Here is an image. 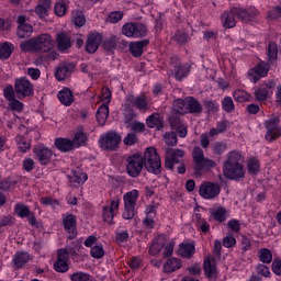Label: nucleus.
<instances>
[{
  "label": "nucleus",
  "instance_id": "f257e3e1",
  "mask_svg": "<svg viewBox=\"0 0 281 281\" xmlns=\"http://www.w3.org/2000/svg\"><path fill=\"white\" fill-rule=\"evenodd\" d=\"M143 166L151 175H161V158L155 147L146 148L143 156Z\"/></svg>",
  "mask_w": 281,
  "mask_h": 281
},
{
  "label": "nucleus",
  "instance_id": "f03ea898",
  "mask_svg": "<svg viewBox=\"0 0 281 281\" xmlns=\"http://www.w3.org/2000/svg\"><path fill=\"white\" fill-rule=\"evenodd\" d=\"M125 164V170L128 177L137 179L142 175V170H144V156L138 153L132 154L126 158Z\"/></svg>",
  "mask_w": 281,
  "mask_h": 281
},
{
  "label": "nucleus",
  "instance_id": "7ed1b4c3",
  "mask_svg": "<svg viewBox=\"0 0 281 281\" xmlns=\"http://www.w3.org/2000/svg\"><path fill=\"white\" fill-rule=\"evenodd\" d=\"M124 212L123 218L125 221H132L135 218V206L137 205V199H139V191L132 190L124 195Z\"/></svg>",
  "mask_w": 281,
  "mask_h": 281
},
{
  "label": "nucleus",
  "instance_id": "20e7f679",
  "mask_svg": "<svg viewBox=\"0 0 281 281\" xmlns=\"http://www.w3.org/2000/svg\"><path fill=\"white\" fill-rule=\"evenodd\" d=\"M183 157H186V150L179 148H165V168L167 170H175L177 164L183 162Z\"/></svg>",
  "mask_w": 281,
  "mask_h": 281
},
{
  "label": "nucleus",
  "instance_id": "39448f33",
  "mask_svg": "<svg viewBox=\"0 0 281 281\" xmlns=\"http://www.w3.org/2000/svg\"><path fill=\"white\" fill-rule=\"evenodd\" d=\"M122 34H124V36H127V38H142L146 36V34H148V29H146V25L142 23L128 22L123 25Z\"/></svg>",
  "mask_w": 281,
  "mask_h": 281
},
{
  "label": "nucleus",
  "instance_id": "423d86ee",
  "mask_svg": "<svg viewBox=\"0 0 281 281\" xmlns=\"http://www.w3.org/2000/svg\"><path fill=\"white\" fill-rule=\"evenodd\" d=\"M120 142H122V136L116 131H110L101 136L99 144L103 150H115Z\"/></svg>",
  "mask_w": 281,
  "mask_h": 281
},
{
  "label": "nucleus",
  "instance_id": "0eeeda50",
  "mask_svg": "<svg viewBox=\"0 0 281 281\" xmlns=\"http://www.w3.org/2000/svg\"><path fill=\"white\" fill-rule=\"evenodd\" d=\"M280 117H271L265 122L267 128L266 139L267 142H276L278 137H281Z\"/></svg>",
  "mask_w": 281,
  "mask_h": 281
},
{
  "label": "nucleus",
  "instance_id": "6e6552de",
  "mask_svg": "<svg viewBox=\"0 0 281 281\" xmlns=\"http://www.w3.org/2000/svg\"><path fill=\"white\" fill-rule=\"evenodd\" d=\"M233 12L236 13V18L239 19L243 23H251L258 19L260 11L254 7L248 9L243 8H233Z\"/></svg>",
  "mask_w": 281,
  "mask_h": 281
},
{
  "label": "nucleus",
  "instance_id": "1a4fd4ad",
  "mask_svg": "<svg viewBox=\"0 0 281 281\" xmlns=\"http://www.w3.org/2000/svg\"><path fill=\"white\" fill-rule=\"evenodd\" d=\"M14 91L18 94V98H27L34 93V87L30 80L22 77L15 80Z\"/></svg>",
  "mask_w": 281,
  "mask_h": 281
},
{
  "label": "nucleus",
  "instance_id": "9d476101",
  "mask_svg": "<svg viewBox=\"0 0 281 281\" xmlns=\"http://www.w3.org/2000/svg\"><path fill=\"white\" fill-rule=\"evenodd\" d=\"M35 44V52H52L54 49V40L49 34H41L33 37Z\"/></svg>",
  "mask_w": 281,
  "mask_h": 281
},
{
  "label": "nucleus",
  "instance_id": "9b49d317",
  "mask_svg": "<svg viewBox=\"0 0 281 281\" xmlns=\"http://www.w3.org/2000/svg\"><path fill=\"white\" fill-rule=\"evenodd\" d=\"M200 196L202 199L212 200L216 199L221 194V187L216 183L204 182L201 184L199 190Z\"/></svg>",
  "mask_w": 281,
  "mask_h": 281
},
{
  "label": "nucleus",
  "instance_id": "f8f14e48",
  "mask_svg": "<svg viewBox=\"0 0 281 281\" xmlns=\"http://www.w3.org/2000/svg\"><path fill=\"white\" fill-rule=\"evenodd\" d=\"M33 153L35 155V159L41 164V166H48L52 161V157H54V153L52 149L45 147V145H37L33 148Z\"/></svg>",
  "mask_w": 281,
  "mask_h": 281
},
{
  "label": "nucleus",
  "instance_id": "ddd939ff",
  "mask_svg": "<svg viewBox=\"0 0 281 281\" xmlns=\"http://www.w3.org/2000/svg\"><path fill=\"white\" fill-rule=\"evenodd\" d=\"M68 259L69 250L67 248H61L57 251V261L54 263V269L57 273H67L69 271Z\"/></svg>",
  "mask_w": 281,
  "mask_h": 281
},
{
  "label": "nucleus",
  "instance_id": "4468645a",
  "mask_svg": "<svg viewBox=\"0 0 281 281\" xmlns=\"http://www.w3.org/2000/svg\"><path fill=\"white\" fill-rule=\"evenodd\" d=\"M63 225H64L65 232H67L68 234L69 240H74V238L78 236V231L76 229L77 227L76 215L74 214L63 215Z\"/></svg>",
  "mask_w": 281,
  "mask_h": 281
},
{
  "label": "nucleus",
  "instance_id": "2eb2a0df",
  "mask_svg": "<svg viewBox=\"0 0 281 281\" xmlns=\"http://www.w3.org/2000/svg\"><path fill=\"white\" fill-rule=\"evenodd\" d=\"M223 172L226 179H233L234 181H240V179H245V170L243 169V165L224 166Z\"/></svg>",
  "mask_w": 281,
  "mask_h": 281
},
{
  "label": "nucleus",
  "instance_id": "dca6fc26",
  "mask_svg": "<svg viewBox=\"0 0 281 281\" xmlns=\"http://www.w3.org/2000/svg\"><path fill=\"white\" fill-rule=\"evenodd\" d=\"M269 74V66L267 64H258L255 69L248 71V80L251 82H258L261 78H265Z\"/></svg>",
  "mask_w": 281,
  "mask_h": 281
},
{
  "label": "nucleus",
  "instance_id": "f3484780",
  "mask_svg": "<svg viewBox=\"0 0 281 281\" xmlns=\"http://www.w3.org/2000/svg\"><path fill=\"white\" fill-rule=\"evenodd\" d=\"M101 43L102 35L98 33L89 34L86 42V52H88V54H95Z\"/></svg>",
  "mask_w": 281,
  "mask_h": 281
},
{
  "label": "nucleus",
  "instance_id": "a211bd4d",
  "mask_svg": "<svg viewBox=\"0 0 281 281\" xmlns=\"http://www.w3.org/2000/svg\"><path fill=\"white\" fill-rule=\"evenodd\" d=\"M193 164H194V175H196V177L201 176V172H203V170H210V168H216V162L210 158H205V156L199 160H195Z\"/></svg>",
  "mask_w": 281,
  "mask_h": 281
},
{
  "label": "nucleus",
  "instance_id": "6ab92c4d",
  "mask_svg": "<svg viewBox=\"0 0 281 281\" xmlns=\"http://www.w3.org/2000/svg\"><path fill=\"white\" fill-rule=\"evenodd\" d=\"M204 276L210 281H216L218 278V272L216 271V263L210 260V257H205L203 262Z\"/></svg>",
  "mask_w": 281,
  "mask_h": 281
},
{
  "label": "nucleus",
  "instance_id": "aec40b11",
  "mask_svg": "<svg viewBox=\"0 0 281 281\" xmlns=\"http://www.w3.org/2000/svg\"><path fill=\"white\" fill-rule=\"evenodd\" d=\"M74 68H75V65L71 63L61 64L57 68L55 72V77L57 78V80L63 81L66 78H69V76H71V74L74 72Z\"/></svg>",
  "mask_w": 281,
  "mask_h": 281
},
{
  "label": "nucleus",
  "instance_id": "412c9836",
  "mask_svg": "<svg viewBox=\"0 0 281 281\" xmlns=\"http://www.w3.org/2000/svg\"><path fill=\"white\" fill-rule=\"evenodd\" d=\"M127 102L132 104V106H135L138 109V111H145L148 106V100H146V97L140 94L135 98V95L130 94L127 95Z\"/></svg>",
  "mask_w": 281,
  "mask_h": 281
},
{
  "label": "nucleus",
  "instance_id": "4be33fe9",
  "mask_svg": "<svg viewBox=\"0 0 281 281\" xmlns=\"http://www.w3.org/2000/svg\"><path fill=\"white\" fill-rule=\"evenodd\" d=\"M58 52H67L71 47V37L67 33H58L56 36Z\"/></svg>",
  "mask_w": 281,
  "mask_h": 281
},
{
  "label": "nucleus",
  "instance_id": "5701e85b",
  "mask_svg": "<svg viewBox=\"0 0 281 281\" xmlns=\"http://www.w3.org/2000/svg\"><path fill=\"white\" fill-rule=\"evenodd\" d=\"M222 23L227 30L236 27V13L234 12V8L222 13Z\"/></svg>",
  "mask_w": 281,
  "mask_h": 281
},
{
  "label": "nucleus",
  "instance_id": "b1692460",
  "mask_svg": "<svg viewBox=\"0 0 281 281\" xmlns=\"http://www.w3.org/2000/svg\"><path fill=\"white\" fill-rule=\"evenodd\" d=\"M150 43L148 40H142L130 44V52L135 58H139L144 54V47Z\"/></svg>",
  "mask_w": 281,
  "mask_h": 281
},
{
  "label": "nucleus",
  "instance_id": "393cba45",
  "mask_svg": "<svg viewBox=\"0 0 281 281\" xmlns=\"http://www.w3.org/2000/svg\"><path fill=\"white\" fill-rule=\"evenodd\" d=\"M27 262H30V254L26 251H18L13 256L12 263L14 269H21V267L27 265Z\"/></svg>",
  "mask_w": 281,
  "mask_h": 281
},
{
  "label": "nucleus",
  "instance_id": "a878e982",
  "mask_svg": "<svg viewBox=\"0 0 281 281\" xmlns=\"http://www.w3.org/2000/svg\"><path fill=\"white\" fill-rule=\"evenodd\" d=\"M146 125L148 128H156L157 131H161V128H164V119H161L159 113H154L147 117Z\"/></svg>",
  "mask_w": 281,
  "mask_h": 281
},
{
  "label": "nucleus",
  "instance_id": "bb28decb",
  "mask_svg": "<svg viewBox=\"0 0 281 281\" xmlns=\"http://www.w3.org/2000/svg\"><path fill=\"white\" fill-rule=\"evenodd\" d=\"M55 148L60 150V153H70L74 150V143L69 138H56L55 139Z\"/></svg>",
  "mask_w": 281,
  "mask_h": 281
},
{
  "label": "nucleus",
  "instance_id": "cd10ccee",
  "mask_svg": "<svg viewBox=\"0 0 281 281\" xmlns=\"http://www.w3.org/2000/svg\"><path fill=\"white\" fill-rule=\"evenodd\" d=\"M58 100L64 106H71L74 104V92L69 88H65L58 93Z\"/></svg>",
  "mask_w": 281,
  "mask_h": 281
},
{
  "label": "nucleus",
  "instance_id": "c85d7f7f",
  "mask_svg": "<svg viewBox=\"0 0 281 281\" xmlns=\"http://www.w3.org/2000/svg\"><path fill=\"white\" fill-rule=\"evenodd\" d=\"M181 267L182 263L180 259L168 258L167 261L164 263V271L165 273H173V271L181 269Z\"/></svg>",
  "mask_w": 281,
  "mask_h": 281
},
{
  "label": "nucleus",
  "instance_id": "c756f323",
  "mask_svg": "<svg viewBox=\"0 0 281 281\" xmlns=\"http://www.w3.org/2000/svg\"><path fill=\"white\" fill-rule=\"evenodd\" d=\"M89 177L87 173H80L78 171H74L71 176H69V182L71 188H78L79 186H82L85 181H87Z\"/></svg>",
  "mask_w": 281,
  "mask_h": 281
},
{
  "label": "nucleus",
  "instance_id": "7c9ffc66",
  "mask_svg": "<svg viewBox=\"0 0 281 281\" xmlns=\"http://www.w3.org/2000/svg\"><path fill=\"white\" fill-rule=\"evenodd\" d=\"M210 214L215 221H218V223H223L227 218V210L223 206H218L217 209H210Z\"/></svg>",
  "mask_w": 281,
  "mask_h": 281
},
{
  "label": "nucleus",
  "instance_id": "2f4dec72",
  "mask_svg": "<svg viewBox=\"0 0 281 281\" xmlns=\"http://www.w3.org/2000/svg\"><path fill=\"white\" fill-rule=\"evenodd\" d=\"M106 120H109V105L102 104L97 111V122L101 126H104Z\"/></svg>",
  "mask_w": 281,
  "mask_h": 281
},
{
  "label": "nucleus",
  "instance_id": "473e14b6",
  "mask_svg": "<svg viewBox=\"0 0 281 281\" xmlns=\"http://www.w3.org/2000/svg\"><path fill=\"white\" fill-rule=\"evenodd\" d=\"M186 109H188L189 113H201V111H203L199 100L192 97L186 100Z\"/></svg>",
  "mask_w": 281,
  "mask_h": 281
},
{
  "label": "nucleus",
  "instance_id": "72a5a7b5",
  "mask_svg": "<svg viewBox=\"0 0 281 281\" xmlns=\"http://www.w3.org/2000/svg\"><path fill=\"white\" fill-rule=\"evenodd\" d=\"M102 47L104 52H109L113 54V52H115L117 47V36L113 35V36L106 37L102 43Z\"/></svg>",
  "mask_w": 281,
  "mask_h": 281
},
{
  "label": "nucleus",
  "instance_id": "f704fd0d",
  "mask_svg": "<svg viewBox=\"0 0 281 281\" xmlns=\"http://www.w3.org/2000/svg\"><path fill=\"white\" fill-rule=\"evenodd\" d=\"M240 159H243V155L236 150L231 151L227 155V160L224 162V166H241Z\"/></svg>",
  "mask_w": 281,
  "mask_h": 281
},
{
  "label": "nucleus",
  "instance_id": "c9c22d12",
  "mask_svg": "<svg viewBox=\"0 0 281 281\" xmlns=\"http://www.w3.org/2000/svg\"><path fill=\"white\" fill-rule=\"evenodd\" d=\"M255 100L257 102H265L269 98V89L265 86H260L254 91Z\"/></svg>",
  "mask_w": 281,
  "mask_h": 281
},
{
  "label": "nucleus",
  "instance_id": "e433bc0d",
  "mask_svg": "<svg viewBox=\"0 0 281 281\" xmlns=\"http://www.w3.org/2000/svg\"><path fill=\"white\" fill-rule=\"evenodd\" d=\"M34 29L31 24L18 25V37L19 38H30L32 36Z\"/></svg>",
  "mask_w": 281,
  "mask_h": 281
},
{
  "label": "nucleus",
  "instance_id": "4c0bfd02",
  "mask_svg": "<svg viewBox=\"0 0 281 281\" xmlns=\"http://www.w3.org/2000/svg\"><path fill=\"white\" fill-rule=\"evenodd\" d=\"M179 256L182 258H192L194 256L193 244H181L179 249Z\"/></svg>",
  "mask_w": 281,
  "mask_h": 281
},
{
  "label": "nucleus",
  "instance_id": "58836bf2",
  "mask_svg": "<svg viewBox=\"0 0 281 281\" xmlns=\"http://www.w3.org/2000/svg\"><path fill=\"white\" fill-rule=\"evenodd\" d=\"M48 8H52V2L49 0H45L42 4H37L35 7V13L40 19H45V16H47Z\"/></svg>",
  "mask_w": 281,
  "mask_h": 281
},
{
  "label": "nucleus",
  "instance_id": "ea45409f",
  "mask_svg": "<svg viewBox=\"0 0 281 281\" xmlns=\"http://www.w3.org/2000/svg\"><path fill=\"white\" fill-rule=\"evenodd\" d=\"M14 212L20 218H27V216L32 213L30 211V206L23 204V203H16L14 206Z\"/></svg>",
  "mask_w": 281,
  "mask_h": 281
},
{
  "label": "nucleus",
  "instance_id": "a19ab883",
  "mask_svg": "<svg viewBox=\"0 0 281 281\" xmlns=\"http://www.w3.org/2000/svg\"><path fill=\"white\" fill-rule=\"evenodd\" d=\"M268 63H274V60H278V44L276 42H270L268 44Z\"/></svg>",
  "mask_w": 281,
  "mask_h": 281
},
{
  "label": "nucleus",
  "instance_id": "79ce46f5",
  "mask_svg": "<svg viewBox=\"0 0 281 281\" xmlns=\"http://www.w3.org/2000/svg\"><path fill=\"white\" fill-rule=\"evenodd\" d=\"M15 142L18 144V148L20 153H27V150L32 148V145L30 144V142H27V139L21 135H18L15 137Z\"/></svg>",
  "mask_w": 281,
  "mask_h": 281
},
{
  "label": "nucleus",
  "instance_id": "37998d69",
  "mask_svg": "<svg viewBox=\"0 0 281 281\" xmlns=\"http://www.w3.org/2000/svg\"><path fill=\"white\" fill-rule=\"evenodd\" d=\"M190 74V66L189 65H178L176 66L175 77L177 80H183L186 76Z\"/></svg>",
  "mask_w": 281,
  "mask_h": 281
},
{
  "label": "nucleus",
  "instance_id": "c03bdc74",
  "mask_svg": "<svg viewBox=\"0 0 281 281\" xmlns=\"http://www.w3.org/2000/svg\"><path fill=\"white\" fill-rule=\"evenodd\" d=\"M74 148H80V146H85L87 144V134L79 132L72 138Z\"/></svg>",
  "mask_w": 281,
  "mask_h": 281
},
{
  "label": "nucleus",
  "instance_id": "a18cd8bd",
  "mask_svg": "<svg viewBox=\"0 0 281 281\" xmlns=\"http://www.w3.org/2000/svg\"><path fill=\"white\" fill-rule=\"evenodd\" d=\"M12 56V45L3 43L0 45V60H8Z\"/></svg>",
  "mask_w": 281,
  "mask_h": 281
},
{
  "label": "nucleus",
  "instance_id": "49530a36",
  "mask_svg": "<svg viewBox=\"0 0 281 281\" xmlns=\"http://www.w3.org/2000/svg\"><path fill=\"white\" fill-rule=\"evenodd\" d=\"M233 98L236 102H249L251 100V94L247 93L245 90H236L233 93Z\"/></svg>",
  "mask_w": 281,
  "mask_h": 281
},
{
  "label": "nucleus",
  "instance_id": "de8ad7c7",
  "mask_svg": "<svg viewBox=\"0 0 281 281\" xmlns=\"http://www.w3.org/2000/svg\"><path fill=\"white\" fill-rule=\"evenodd\" d=\"M173 111L175 113H178V115H186V113H188V110L186 108V101H183L182 99H177L173 102Z\"/></svg>",
  "mask_w": 281,
  "mask_h": 281
},
{
  "label": "nucleus",
  "instance_id": "09e8293b",
  "mask_svg": "<svg viewBox=\"0 0 281 281\" xmlns=\"http://www.w3.org/2000/svg\"><path fill=\"white\" fill-rule=\"evenodd\" d=\"M164 142L167 146H177L179 139L177 138V133L167 132L164 134Z\"/></svg>",
  "mask_w": 281,
  "mask_h": 281
},
{
  "label": "nucleus",
  "instance_id": "8fccbe9b",
  "mask_svg": "<svg viewBox=\"0 0 281 281\" xmlns=\"http://www.w3.org/2000/svg\"><path fill=\"white\" fill-rule=\"evenodd\" d=\"M259 260L263 262V265H271V260H273V255L271 250L263 248L260 250Z\"/></svg>",
  "mask_w": 281,
  "mask_h": 281
},
{
  "label": "nucleus",
  "instance_id": "3c124183",
  "mask_svg": "<svg viewBox=\"0 0 281 281\" xmlns=\"http://www.w3.org/2000/svg\"><path fill=\"white\" fill-rule=\"evenodd\" d=\"M222 109L223 111H225L226 113H234V100L232 99V97H225L222 101Z\"/></svg>",
  "mask_w": 281,
  "mask_h": 281
},
{
  "label": "nucleus",
  "instance_id": "603ef678",
  "mask_svg": "<svg viewBox=\"0 0 281 281\" xmlns=\"http://www.w3.org/2000/svg\"><path fill=\"white\" fill-rule=\"evenodd\" d=\"M20 49H22V52H36L34 38L21 42Z\"/></svg>",
  "mask_w": 281,
  "mask_h": 281
},
{
  "label": "nucleus",
  "instance_id": "864d4df0",
  "mask_svg": "<svg viewBox=\"0 0 281 281\" xmlns=\"http://www.w3.org/2000/svg\"><path fill=\"white\" fill-rule=\"evenodd\" d=\"M70 280L71 281H90L91 280V276L89 273L82 272V271L74 272L70 276Z\"/></svg>",
  "mask_w": 281,
  "mask_h": 281
},
{
  "label": "nucleus",
  "instance_id": "5fc2aeb1",
  "mask_svg": "<svg viewBox=\"0 0 281 281\" xmlns=\"http://www.w3.org/2000/svg\"><path fill=\"white\" fill-rule=\"evenodd\" d=\"M267 19L269 21H276V19H281V7H273L268 11Z\"/></svg>",
  "mask_w": 281,
  "mask_h": 281
},
{
  "label": "nucleus",
  "instance_id": "6e6d98bb",
  "mask_svg": "<svg viewBox=\"0 0 281 281\" xmlns=\"http://www.w3.org/2000/svg\"><path fill=\"white\" fill-rule=\"evenodd\" d=\"M124 18V13L122 11H113L109 14L106 22L108 23H119Z\"/></svg>",
  "mask_w": 281,
  "mask_h": 281
},
{
  "label": "nucleus",
  "instance_id": "4d7b16f0",
  "mask_svg": "<svg viewBox=\"0 0 281 281\" xmlns=\"http://www.w3.org/2000/svg\"><path fill=\"white\" fill-rule=\"evenodd\" d=\"M90 256L92 258H95L97 260H100L104 256V248H102V245H97L91 248Z\"/></svg>",
  "mask_w": 281,
  "mask_h": 281
},
{
  "label": "nucleus",
  "instance_id": "13d9d810",
  "mask_svg": "<svg viewBox=\"0 0 281 281\" xmlns=\"http://www.w3.org/2000/svg\"><path fill=\"white\" fill-rule=\"evenodd\" d=\"M172 38L178 45H186L188 43V33L178 31Z\"/></svg>",
  "mask_w": 281,
  "mask_h": 281
},
{
  "label": "nucleus",
  "instance_id": "bf43d9fd",
  "mask_svg": "<svg viewBox=\"0 0 281 281\" xmlns=\"http://www.w3.org/2000/svg\"><path fill=\"white\" fill-rule=\"evenodd\" d=\"M54 11L57 16H65L67 13V5L65 4V1L57 2L55 4Z\"/></svg>",
  "mask_w": 281,
  "mask_h": 281
},
{
  "label": "nucleus",
  "instance_id": "052dcab7",
  "mask_svg": "<svg viewBox=\"0 0 281 281\" xmlns=\"http://www.w3.org/2000/svg\"><path fill=\"white\" fill-rule=\"evenodd\" d=\"M123 144H125V146H135V144H137V134H135V132L128 133L124 137Z\"/></svg>",
  "mask_w": 281,
  "mask_h": 281
},
{
  "label": "nucleus",
  "instance_id": "680f3d73",
  "mask_svg": "<svg viewBox=\"0 0 281 281\" xmlns=\"http://www.w3.org/2000/svg\"><path fill=\"white\" fill-rule=\"evenodd\" d=\"M247 168H248L249 175H256L258 170H260V164L258 162V160L251 159L248 162Z\"/></svg>",
  "mask_w": 281,
  "mask_h": 281
},
{
  "label": "nucleus",
  "instance_id": "e2e57ef3",
  "mask_svg": "<svg viewBox=\"0 0 281 281\" xmlns=\"http://www.w3.org/2000/svg\"><path fill=\"white\" fill-rule=\"evenodd\" d=\"M223 246L226 247V249H232V247H236V237H234V235H227L223 238Z\"/></svg>",
  "mask_w": 281,
  "mask_h": 281
},
{
  "label": "nucleus",
  "instance_id": "0e129e2a",
  "mask_svg": "<svg viewBox=\"0 0 281 281\" xmlns=\"http://www.w3.org/2000/svg\"><path fill=\"white\" fill-rule=\"evenodd\" d=\"M114 216L115 215L113 214V211L111 209H109V206L103 207V221L105 223H109V224L113 223Z\"/></svg>",
  "mask_w": 281,
  "mask_h": 281
},
{
  "label": "nucleus",
  "instance_id": "69168bd1",
  "mask_svg": "<svg viewBox=\"0 0 281 281\" xmlns=\"http://www.w3.org/2000/svg\"><path fill=\"white\" fill-rule=\"evenodd\" d=\"M169 122H170V126L171 128L175 131L176 128H178L179 126L183 125V122H181V119H179L178 114H172L169 117Z\"/></svg>",
  "mask_w": 281,
  "mask_h": 281
},
{
  "label": "nucleus",
  "instance_id": "338daca9",
  "mask_svg": "<svg viewBox=\"0 0 281 281\" xmlns=\"http://www.w3.org/2000/svg\"><path fill=\"white\" fill-rule=\"evenodd\" d=\"M203 157H205V154H203V149H201V147L199 146H195L192 150L193 164L194 161H199V159H203Z\"/></svg>",
  "mask_w": 281,
  "mask_h": 281
},
{
  "label": "nucleus",
  "instance_id": "774afa93",
  "mask_svg": "<svg viewBox=\"0 0 281 281\" xmlns=\"http://www.w3.org/2000/svg\"><path fill=\"white\" fill-rule=\"evenodd\" d=\"M272 271H273V273H276V276H281V260L280 259H273Z\"/></svg>",
  "mask_w": 281,
  "mask_h": 281
}]
</instances>
